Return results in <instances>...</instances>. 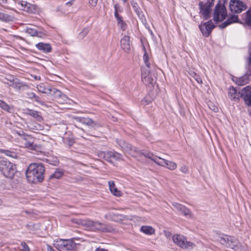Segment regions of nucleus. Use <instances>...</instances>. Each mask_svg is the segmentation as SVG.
Here are the masks:
<instances>
[{
  "mask_svg": "<svg viewBox=\"0 0 251 251\" xmlns=\"http://www.w3.org/2000/svg\"><path fill=\"white\" fill-rule=\"evenodd\" d=\"M228 96L231 100H238L241 97V91L237 92L235 88L232 86L230 87L228 89Z\"/></svg>",
  "mask_w": 251,
  "mask_h": 251,
  "instance_id": "412c9836",
  "label": "nucleus"
},
{
  "mask_svg": "<svg viewBox=\"0 0 251 251\" xmlns=\"http://www.w3.org/2000/svg\"><path fill=\"white\" fill-rule=\"evenodd\" d=\"M172 205L184 216L187 218L192 217V213L190 210L185 206L177 202H172Z\"/></svg>",
  "mask_w": 251,
  "mask_h": 251,
  "instance_id": "a211bd4d",
  "label": "nucleus"
},
{
  "mask_svg": "<svg viewBox=\"0 0 251 251\" xmlns=\"http://www.w3.org/2000/svg\"><path fill=\"white\" fill-rule=\"evenodd\" d=\"M0 107L3 110L11 113L13 111V107L12 106L8 105L5 101L0 100Z\"/></svg>",
  "mask_w": 251,
  "mask_h": 251,
  "instance_id": "473e14b6",
  "label": "nucleus"
},
{
  "mask_svg": "<svg viewBox=\"0 0 251 251\" xmlns=\"http://www.w3.org/2000/svg\"><path fill=\"white\" fill-rule=\"evenodd\" d=\"M229 7L232 12L239 13L246 9L247 5L239 0H231Z\"/></svg>",
  "mask_w": 251,
  "mask_h": 251,
  "instance_id": "9b49d317",
  "label": "nucleus"
},
{
  "mask_svg": "<svg viewBox=\"0 0 251 251\" xmlns=\"http://www.w3.org/2000/svg\"><path fill=\"white\" fill-rule=\"evenodd\" d=\"M143 154L145 157L153 161L156 164L163 167H166L170 170H174L177 167L176 164L175 162L161 158L160 157L154 155L151 152H145Z\"/></svg>",
  "mask_w": 251,
  "mask_h": 251,
  "instance_id": "7ed1b4c3",
  "label": "nucleus"
},
{
  "mask_svg": "<svg viewBox=\"0 0 251 251\" xmlns=\"http://www.w3.org/2000/svg\"><path fill=\"white\" fill-rule=\"evenodd\" d=\"M29 97L30 98H34L36 101H38V99L39 97L36 96L34 93H30L28 94Z\"/></svg>",
  "mask_w": 251,
  "mask_h": 251,
  "instance_id": "09e8293b",
  "label": "nucleus"
},
{
  "mask_svg": "<svg viewBox=\"0 0 251 251\" xmlns=\"http://www.w3.org/2000/svg\"><path fill=\"white\" fill-rule=\"evenodd\" d=\"M0 171L6 177L11 178L16 172V166L9 161H0Z\"/></svg>",
  "mask_w": 251,
  "mask_h": 251,
  "instance_id": "20e7f679",
  "label": "nucleus"
},
{
  "mask_svg": "<svg viewBox=\"0 0 251 251\" xmlns=\"http://www.w3.org/2000/svg\"><path fill=\"white\" fill-rule=\"evenodd\" d=\"M118 25L120 26V28L125 30L126 28V24L125 23L124 21H121V22H119L118 23Z\"/></svg>",
  "mask_w": 251,
  "mask_h": 251,
  "instance_id": "c03bdc74",
  "label": "nucleus"
},
{
  "mask_svg": "<svg viewBox=\"0 0 251 251\" xmlns=\"http://www.w3.org/2000/svg\"><path fill=\"white\" fill-rule=\"evenodd\" d=\"M95 251H108L105 249L98 248L96 249Z\"/></svg>",
  "mask_w": 251,
  "mask_h": 251,
  "instance_id": "6e6d98bb",
  "label": "nucleus"
},
{
  "mask_svg": "<svg viewBox=\"0 0 251 251\" xmlns=\"http://www.w3.org/2000/svg\"><path fill=\"white\" fill-rule=\"evenodd\" d=\"M13 16L10 15H8L3 12H0V20L4 22H11L13 21Z\"/></svg>",
  "mask_w": 251,
  "mask_h": 251,
  "instance_id": "f704fd0d",
  "label": "nucleus"
},
{
  "mask_svg": "<svg viewBox=\"0 0 251 251\" xmlns=\"http://www.w3.org/2000/svg\"><path fill=\"white\" fill-rule=\"evenodd\" d=\"M1 152L4 153L6 155L12 158H16L17 157V154L15 152L11 151L8 150H2Z\"/></svg>",
  "mask_w": 251,
  "mask_h": 251,
  "instance_id": "ea45409f",
  "label": "nucleus"
},
{
  "mask_svg": "<svg viewBox=\"0 0 251 251\" xmlns=\"http://www.w3.org/2000/svg\"><path fill=\"white\" fill-rule=\"evenodd\" d=\"M16 78L13 75H7L5 78V80L9 82H13Z\"/></svg>",
  "mask_w": 251,
  "mask_h": 251,
  "instance_id": "a18cd8bd",
  "label": "nucleus"
},
{
  "mask_svg": "<svg viewBox=\"0 0 251 251\" xmlns=\"http://www.w3.org/2000/svg\"><path fill=\"white\" fill-rule=\"evenodd\" d=\"M45 171V168L42 164H30L25 173L27 180L33 183L42 182L44 180Z\"/></svg>",
  "mask_w": 251,
  "mask_h": 251,
  "instance_id": "f257e3e1",
  "label": "nucleus"
},
{
  "mask_svg": "<svg viewBox=\"0 0 251 251\" xmlns=\"http://www.w3.org/2000/svg\"><path fill=\"white\" fill-rule=\"evenodd\" d=\"M75 0H70L69 1L66 3V5L69 6H71Z\"/></svg>",
  "mask_w": 251,
  "mask_h": 251,
  "instance_id": "603ef678",
  "label": "nucleus"
},
{
  "mask_svg": "<svg viewBox=\"0 0 251 251\" xmlns=\"http://www.w3.org/2000/svg\"><path fill=\"white\" fill-rule=\"evenodd\" d=\"M73 118L76 122L81 123L94 128L99 127L100 126L99 123L92 120L89 117L74 116Z\"/></svg>",
  "mask_w": 251,
  "mask_h": 251,
  "instance_id": "ddd939ff",
  "label": "nucleus"
},
{
  "mask_svg": "<svg viewBox=\"0 0 251 251\" xmlns=\"http://www.w3.org/2000/svg\"><path fill=\"white\" fill-rule=\"evenodd\" d=\"M249 54H250V56L248 58V62L249 65H251V53L250 51H249Z\"/></svg>",
  "mask_w": 251,
  "mask_h": 251,
  "instance_id": "864d4df0",
  "label": "nucleus"
},
{
  "mask_svg": "<svg viewBox=\"0 0 251 251\" xmlns=\"http://www.w3.org/2000/svg\"><path fill=\"white\" fill-rule=\"evenodd\" d=\"M26 32L31 36H37L41 38L45 35V34L42 31H38L36 27L33 28H27L26 29Z\"/></svg>",
  "mask_w": 251,
  "mask_h": 251,
  "instance_id": "393cba45",
  "label": "nucleus"
},
{
  "mask_svg": "<svg viewBox=\"0 0 251 251\" xmlns=\"http://www.w3.org/2000/svg\"><path fill=\"white\" fill-rule=\"evenodd\" d=\"M216 109H218V108L217 107H216L215 108H214V110L216 111Z\"/></svg>",
  "mask_w": 251,
  "mask_h": 251,
  "instance_id": "e2e57ef3",
  "label": "nucleus"
},
{
  "mask_svg": "<svg viewBox=\"0 0 251 251\" xmlns=\"http://www.w3.org/2000/svg\"><path fill=\"white\" fill-rule=\"evenodd\" d=\"M21 135L23 139L25 141L24 145L25 147L31 150H36L37 146L34 144V138L31 137L30 135L25 134L23 131H22V133H18Z\"/></svg>",
  "mask_w": 251,
  "mask_h": 251,
  "instance_id": "4468645a",
  "label": "nucleus"
},
{
  "mask_svg": "<svg viewBox=\"0 0 251 251\" xmlns=\"http://www.w3.org/2000/svg\"><path fill=\"white\" fill-rule=\"evenodd\" d=\"M2 201L1 199H0V205L2 204Z\"/></svg>",
  "mask_w": 251,
  "mask_h": 251,
  "instance_id": "bf43d9fd",
  "label": "nucleus"
},
{
  "mask_svg": "<svg viewBox=\"0 0 251 251\" xmlns=\"http://www.w3.org/2000/svg\"><path fill=\"white\" fill-rule=\"evenodd\" d=\"M97 154L100 158L104 159L105 160L110 163H113L116 161H121L123 159L122 155L115 151H99L97 152Z\"/></svg>",
  "mask_w": 251,
  "mask_h": 251,
  "instance_id": "39448f33",
  "label": "nucleus"
},
{
  "mask_svg": "<svg viewBox=\"0 0 251 251\" xmlns=\"http://www.w3.org/2000/svg\"><path fill=\"white\" fill-rule=\"evenodd\" d=\"M26 113L36 119L38 121H41L42 120V116L39 114L38 111L27 109L26 110Z\"/></svg>",
  "mask_w": 251,
  "mask_h": 251,
  "instance_id": "c756f323",
  "label": "nucleus"
},
{
  "mask_svg": "<svg viewBox=\"0 0 251 251\" xmlns=\"http://www.w3.org/2000/svg\"><path fill=\"white\" fill-rule=\"evenodd\" d=\"M35 47L45 53L49 52L51 50V47L49 44L39 43L36 44Z\"/></svg>",
  "mask_w": 251,
  "mask_h": 251,
  "instance_id": "a878e982",
  "label": "nucleus"
},
{
  "mask_svg": "<svg viewBox=\"0 0 251 251\" xmlns=\"http://www.w3.org/2000/svg\"><path fill=\"white\" fill-rule=\"evenodd\" d=\"M132 6L133 8V9L136 12L138 16H140L141 13H140V8L139 7V6L137 5L136 3H133L132 4Z\"/></svg>",
  "mask_w": 251,
  "mask_h": 251,
  "instance_id": "37998d69",
  "label": "nucleus"
},
{
  "mask_svg": "<svg viewBox=\"0 0 251 251\" xmlns=\"http://www.w3.org/2000/svg\"><path fill=\"white\" fill-rule=\"evenodd\" d=\"M181 171L185 173H186L187 172V169L185 167H181Z\"/></svg>",
  "mask_w": 251,
  "mask_h": 251,
  "instance_id": "4d7b16f0",
  "label": "nucleus"
},
{
  "mask_svg": "<svg viewBox=\"0 0 251 251\" xmlns=\"http://www.w3.org/2000/svg\"><path fill=\"white\" fill-rule=\"evenodd\" d=\"M47 250L48 251H54V250L52 248V247L49 245L47 246Z\"/></svg>",
  "mask_w": 251,
  "mask_h": 251,
  "instance_id": "5fc2aeb1",
  "label": "nucleus"
},
{
  "mask_svg": "<svg viewBox=\"0 0 251 251\" xmlns=\"http://www.w3.org/2000/svg\"><path fill=\"white\" fill-rule=\"evenodd\" d=\"M114 9H115L114 13H116V12L117 13H118L119 11V12L121 11V10L120 9V5L118 4H115V5H114Z\"/></svg>",
  "mask_w": 251,
  "mask_h": 251,
  "instance_id": "8fccbe9b",
  "label": "nucleus"
},
{
  "mask_svg": "<svg viewBox=\"0 0 251 251\" xmlns=\"http://www.w3.org/2000/svg\"><path fill=\"white\" fill-rule=\"evenodd\" d=\"M89 31V29H88V28H85L80 33V36H82V37H84L87 34Z\"/></svg>",
  "mask_w": 251,
  "mask_h": 251,
  "instance_id": "49530a36",
  "label": "nucleus"
},
{
  "mask_svg": "<svg viewBox=\"0 0 251 251\" xmlns=\"http://www.w3.org/2000/svg\"><path fill=\"white\" fill-rule=\"evenodd\" d=\"M143 49L144 51V55H143V60L146 65V68H150L151 65L149 61V56L147 54V52L145 46H143Z\"/></svg>",
  "mask_w": 251,
  "mask_h": 251,
  "instance_id": "c9c22d12",
  "label": "nucleus"
},
{
  "mask_svg": "<svg viewBox=\"0 0 251 251\" xmlns=\"http://www.w3.org/2000/svg\"><path fill=\"white\" fill-rule=\"evenodd\" d=\"M140 230L148 235H152L154 234L155 232L154 229L151 226H142Z\"/></svg>",
  "mask_w": 251,
  "mask_h": 251,
  "instance_id": "72a5a7b5",
  "label": "nucleus"
},
{
  "mask_svg": "<svg viewBox=\"0 0 251 251\" xmlns=\"http://www.w3.org/2000/svg\"><path fill=\"white\" fill-rule=\"evenodd\" d=\"M114 15H115V17H116V18L117 19V23H119V22H121V21H123V18H122V17H121V16H120L118 13H117L116 12V13H114Z\"/></svg>",
  "mask_w": 251,
  "mask_h": 251,
  "instance_id": "de8ad7c7",
  "label": "nucleus"
},
{
  "mask_svg": "<svg viewBox=\"0 0 251 251\" xmlns=\"http://www.w3.org/2000/svg\"><path fill=\"white\" fill-rule=\"evenodd\" d=\"M200 30H201L203 36L208 37L209 36L212 29L215 27L213 23L211 20L203 23L202 25L199 26Z\"/></svg>",
  "mask_w": 251,
  "mask_h": 251,
  "instance_id": "dca6fc26",
  "label": "nucleus"
},
{
  "mask_svg": "<svg viewBox=\"0 0 251 251\" xmlns=\"http://www.w3.org/2000/svg\"><path fill=\"white\" fill-rule=\"evenodd\" d=\"M108 185L110 191L114 195L117 197H120L122 195V192L115 187L114 181H109L108 182Z\"/></svg>",
  "mask_w": 251,
  "mask_h": 251,
  "instance_id": "bb28decb",
  "label": "nucleus"
},
{
  "mask_svg": "<svg viewBox=\"0 0 251 251\" xmlns=\"http://www.w3.org/2000/svg\"><path fill=\"white\" fill-rule=\"evenodd\" d=\"M63 175L64 171L63 170L60 169H57L53 174L50 175L49 176V179L50 180L59 179L63 176Z\"/></svg>",
  "mask_w": 251,
  "mask_h": 251,
  "instance_id": "c85d7f7f",
  "label": "nucleus"
},
{
  "mask_svg": "<svg viewBox=\"0 0 251 251\" xmlns=\"http://www.w3.org/2000/svg\"><path fill=\"white\" fill-rule=\"evenodd\" d=\"M21 6V9L29 13H33L35 10L34 5L26 1H21L18 3Z\"/></svg>",
  "mask_w": 251,
  "mask_h": 251,
  "instance_id": "4be33fe9",
  "label": "nucleus"
},
{
  "mask_svg": "<svg viewBox=\"0 0 251 251\" xmlns=\"http://www.w3.org/2000/svg\"><path fill=\"white\" fill-rule=\"evenodd\" d=\"M98 0H89V3L92 6H95L97 3Z\"/></svg>",
  "mask_w": 251,
  "mask_h": 251,
  "instance_id": "3c124183",
  "label": "nucleus"
},
{
  "mask_svg": "<svg viewBox=\"0 0 251 251\" xmlns=\"http://www.w3.org/2000/svg\"><path fill=\"white\" fill-rule=\"evenodd\" d=\"M50 95H53L55 98H58L62 97L63 99H67V97L65 95L63 94L62 92L54 88H51L50 89Z\"/></svg>",
  "mask_w": 251,
  "mask_h": 251,
  "instance_id": "2f4dec72",
  "label": "nucleus"
},
{
  "mask_svg": "<svg viewBox=\"0 0 251 251\" xmlns=\"http://www.w3.org/2000/svg\"><path fill=\"white\" fill-rule=\"evenodd\" d=\"M90 224V231L111 232L114 230L113 228L110 225L102 223L99 221L91 220Z\"/></svg>",
  "mask_w": 251,
  "mask_h": 251,
  "instance_id": "423d86ee",
  "label": "nucleus"
},
{
  "mask_svg": "<svg viewBox=\"0 0 251 251\" xmlns=\"http://www.w3.org/2000/svg\"><path fill=\"white\" fill-rule=\"evenodd\" d=\"M54 245L59 251H67L73 250L76 244L72 240L59 239Z\"/></svg>",
  "mask_w": 251,
  "mask_h": 251,
  "instance_id": "0eeeda50",
  "label": "nucleus"
},
{
  "mask_svg": "<svg viewBox=\"0 0 251 251\" xmlns=\"http://www.w3.org/2000/svg\"><path fill=\"white\" fill-rule=\"evenodd\" d=\"M217 240L220 244L234 251H246L245 247L235 237L219 234Z\"/></svg>",
  "mask_w": 251,
  "mask_h": 251,
  "instance_id": "f03ea898",
  "label": "nucleus"
},
{
  "mask_svg": "<svg viewBox=\"0 0 251 251\" xmlns=\"http://www.w3.org/2000/svg\"><path fill=\"white\" fill-rule=\"evenodd\" d=\"M64 143L69 147H71L75 143V140L72 137H68L64 139Z\"/></svg>",
  "mask_w": 251,
  "mask_h": 251,
  "instance_id": "4c0bfd02",
  "label": "nucleus"
},
{
  "mask_svg": "<svg viewBox=\"0 0 251 251\" xmlns=\"http://www.w3.org/2000/svg\"><path fill=\"white\" fill-rule=\"evenodd\" d=\"M7 84L18 90L25 89V88L28 87L27 85L25 83L22 82L17 78L14 79L13 83H7Z\"/></svg>",
  "mask_w": 251,
  "mask_h": 251,
  "instance_id": "5701e85b",
  "label": "nucleus"
},
{
  "mask_svg": "<svg viewBox=\"0 0 251 251\" xmlns=\"http://www.w3.org/2000/svg\"><path fill=\"white\" fill-rule=\"evenodd\" d=\"M199 6L201 9L200 13L203 19L206 20L210 18L212 6V3L209 1L204 3L201 1L199 3Z\"/></svg>",
  "mask_w": 251,
  "mask_h": 251,
  "instance_id": "f8f14e48",
  "label": "nucleus"
},
{
  "mask_svg": "<svg viewBox=\"0 0 251 251\" xmlns=\"http://www.w3.org/2000/svg\"><path fill=\"white\" fill-rule=\"evenodd\" d=\"M29 128L33 130H42L44 128V127L42 125L38 124H35L34 125H31L29 126Z\"/></svg>",
  "mask_w": 251,
  "mask_h": 251,
  "instance_id": "58836bf2",
  "label": "nucleus"
},
{
  "mask_svg": "<svg viewBox=\"0 0 251 251\" xmlns=\"http://www.w3.org/2000/svg\"><path fill=\"white\" fill-rule=\"evenodd\" d=\"M192 75L193 76L194 78L198 82V83H199L200 84H201L202 83L201 78L196 73L193 72L192 74Z\"/></svg>",
  "mask_w": 251,
  "mask_h": 251,
  "instance_id": "a19ab883",
  "label": "nucleus"
},
{
  "mask_svg": "<svg viewBox=\"0 0 251 251\" xmlns=\"http://www.w3.org/2000/svg\"><path fill=\"white\" fill-rule=\"evenodd\" d=\"M251 80V74H247L244 75L237 78L236 83L238 85L243 86L249 82Z\"/></svg>",
  "mask_w": 251,
  "mask_h": 251,
  "instance_id": "b1692460",
  "label": "nucleus"
},
{
  "mask_svg": "<svg viewBox=\"0 0 251 251\" xmlns=\"http://www.w3.org/2000/svg\"><path fill=\"white\" fill-rule=\"evenodd\" d=\"M241 98L248 106H251V85L247 86L241 90Z\"/></svg>",
  "mask_w": 251,
  "mask_h": 251,
  "instance_id": "f3484780",
  "label": "nucleus"
},
{
  "mask_svg": "<svg viewBox=\"0 0 251 251\" xmlns=\"http://www.w3.org/2000/svg\"><path fill=\"white\" fill-rule=\"evenodd\" d=\"M227 16L226 9L224 4L218 3L215 6L213 20L216 22H220L224 21Z\"/></svg>",
  "mask_w": 251,
  "mask_h": 251,
  "instance_id": "6e6552de",
  "label": "nucleus"
},
{
  "mask_svg": "<svg viewBox=\"0 0 251 251\" xmlns=\"http://www.w3.org/2000/svg\"><path fill=\"white\" fill-rule=\"evenodd\" d=\"M37 89L40 92L42 93H45L47 94H50L51 88H46L45 86L43 84L37 85Z\"/></svg>",
  "mask_w": 251,
  "mask_h": 251,
  "instance_id": "e433bc0d",
  "label": "nucleus"
},
{
  "mask_svg": "<svg viewBox=\"0 0 251 251\" xmlns=\"http://www.w3.org/2000/svg\"><path fill=\"white\" fill-rule=\"evenodd\" d=\"M238 21V16L236 15H232L227 20L223 23L220 27L221 28H224L227 25L233 23L237 22Z\"/></svg>",
  "mask_w": 251,
  "mask_h": 251,
  "instance_id": "cd10ccee",
  "label": "nucleus"
},
{
  "mask_svg": "<svg viewBox=\"0 0 251 251\" xmlns=\"http://www.w3.org/2000/svg\"><path fill=\"white\" fill-rule=\"evenodd\" d=\"M245 24L251 27V11L248 10L242 18Z\"/></svg>",
  "mask_w": 251,
  "mask_h": 251,
  "instance_id": "7c9ffc66",
  "label": "nucleus"
},
{
  "mask_svg": "<svg viewBox=\"0 0 251 251\" xmlns=\"http://www.w3.org/2000/svg\"><path fill=\"white\" fill-rule=\"evenodd\" d=\"M141 75L142 80L146 85L151 84L153 83L154 79L150 68H146L145 67H142Z\"/></svg>",
  "mask_w": 251,
  "mask_h": 251,
  "instance_id": "2eb2a0df",
  "label": "nucleus"
},
{
  "mask_svg": "<svg viewBox=\"0 0 251 251\" xmlns=\"http://www.w3.org/2000/svg\"><path fill=\"white\" fill-rule=\"evenodd\" d=\"M5 83H6V84H7V83H13V82H9V81H8V82H5Z\"/></svg>",
  "mask_w": 251,
  "mask_h": 251,
  "instance_id": "680f3d73",
  "label": "nucleus"
},
{
  "mask_svg": "<svg viewBox=\"0 0 251 251\" xmlns=\"http://www.w3.org/2000/svg\"><path fill=\"white\" fill-rule=\"evenodd\" d=\"M146 101L145 99H143L142 101V102L143 103Z\"/></svg>",
  "mask_w": 251,
  "mask_h": 251,
  "instance_id": "052dcab7",
  "label": "nucleus"
},
{
  "mask_svg": "<svg viewBox=\"0 0 251 251\" xmlns=\"http://www.w3.org/2000/svg\"><path fill=\"white\" fill-rule=\"evenodd\" d=\"M120 45L121 48L125 52H128L130 50L131 46L130 37L125 35L120 41Z\"/></svg>",
  "mask_w": 251,
  "mask_h": 251,
  "instance_id": "aec40b11",
  "label": "nucleus"
},
{
  "mask_svg": "<svg viewBox=\"0 0 251 251\" xmlns=\"http://www.w3.org/2000/svg\"><path fill=\"white\" fill-rule=\"evenodd\" d=\"M21 246L22 251H31L28 245L24 242L21 243Z\"/></svg>",
  "mask_w": 251,
  "mask_h": 251,
  "instance_id": "79ce46f5",
  "label": "nucleus"
},
{
  "mask_svg": "<svg viewBox=\"0 0 251 251\" xmlns=\"http://www.w3.org/2000/svg\"><path fill=\"white\" fill-rule=\"evenodd\" d=\"M34 78L35 79H40L39 76H35Z\"/></svg>",
  "mask_w": 251,
  "mask_h": 251,
  "instance_id": "13d9d810",
  "label": "nucleus"
},
{
  "mask_svg": "<svg viewBox=\"0 0 251 251\" xmlns=\"http://www.w3.org/2000/svg\"><path fill=\"white\" fill-rule=\"evenodd\" d=\"M118 143L125 152L133 157H136L138 154L143 155V153L147 152V151L143 152L142 151H139L136 147H132L130 144L126 143L124 141L120 140Z\"/></svg>",
  "mask_w": 251,
  "mask_h": 251,
  "instance_id": "1a4fd4ad",
  "label": "nucleus"
},
{
  "mask_svg": "<svg viewBox=\"0 0 251 251\" xmlns=\"http://www.w3.org/2000/svg\"><path fill=\"white\" fill-rule=\"evenodd\" d=\"M91 220L81 219L79 218H73L71 219V221L73 223L77 225L85 230H89L90 229V223Z\"/></svg>",
  "mask_w": 251,
  "mask_h": 251,
  "instance_id": "6ab92c4d",
  "label": "nucleus"
},
{
  "mask_svg": "<svg viewBox=\"0 0 251 251\" xmlns=\"http://www.w3.org/2000/svg\"><path fill=\"white\" fill-rule=\"evenodd\" d=\"M174 242L183 249H191L195 245L189 241H187L186 237L179 234H175L173 237Z\"/></svg>",
  "mask_w": 251,
  "mask_h": 251,
  "instance_id": "9d476101",
  "label": "nucleus"
}]
</instances>
